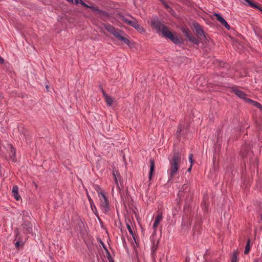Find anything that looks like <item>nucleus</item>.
<instances>
[{
	"instance_id": "1",
	"label": "nucleus",
	"mask_w": 262,
	"mask_h": 262,
	"mask_svg": "<svg viewBox=\"0 0 262 262\" xmlns=\"http://www.w3.org/2000/svg\"><path fill=\"white\" fill-rule=\"evenodd\" d=\"M151 26L152 29L162 36L170 39L175 44L182 43V39L178 36H174L170 31L169 28L161 24L158 20L153 19L151 21Z\"/></svg>"
},
{
	"instance_id": "2",
	"label": "nucleus",
	"mask_w": 262,
	"mask_h": 262,
	"mask_svg": "<svg viewBox=\"0 0 262 262\" xmlns=\"http://www.w3.org/2000/svg\"><path fill=\"white\" fill-rule=\"evenodd\" d=\"M182 159L181 154L176 152L174 153L172 158L169 159V165L167 169L168 182L173 181L174 178H179Z\"/></svg>"
},
{
	"instance_id": "3",
	"label": "nucleus",
	"mask_w": 262,
	"mask_h": 262,
	"mask_svg": "<svg viewBox=\"0 0 262 262\" xmlns=\"http://www.w3.org/2000/svg\"><path fill=\"white\" fill-rule=\"evenodd\" d=\"M105 28L107 30L108 32L112 34L115 37L118 38L119 40L123 41L126 45H129V40L126 36H124V33L123 31L115 28L110 24L105 25Z\"/></svg>"
},
{
	"instance_id": "4",
	"label": "nucleus",
	"mask_w": 262,
	"mask_h": 262,
	"mask_svg": "<svg viewBox=\"0 0 262 262\" xmlns=\"http://www.w3.org/2000/svg\"><path fill=\"white\" fill-rule=\"evenodd\" d=\"M100 207L102 211L107 213L110 210V203L108 198L102 191H98Z\"/></svg>"
},
{
	"instance_id": "5",
	"label": "nucleus",
	"mask_w": 262,
	"mask_h": 262,
	"mask_svg": "<svg viewBox=\"0 0 262 262\" xmlns=\"http://www.w3.org/2000/svg\"><path fill=\"white\" fill-rule=\"evenodd\" d=\"M74 3L76 5H78L80 4L82 6L84 7L90 8L96 14L99 15L100 16L103 17L107 16V15L106 12L101 11L97 8V7L93 6H89L84 3L82 0H74Z\"/></svg>"
},
{
	"instance_id": "6",
	"label": "nucleus",
	"mask_w": 262,
	"mask_h": 262,
	"mask_svg": "<svg viewBox=\"0 0 262 262\" xmlns=\"http://www.w3.org/2000/svg\"><path fill=\"white\" fill-rule=\"evenodd\" d=\"M25 234H30L32 232V225L28 221H24L20 228Z\"/></svg>"
},
{
	"instance_id": "7",
	"label": "nucleus",
	"mask_w": 262,
	"mask_h": 262,
	"mask_svg": "<svg viewBox=\"0 0 262 262\" xmlns=\"http://www.w3.org/2000/svg\"><path fill=\"white\" fill-rule=\"evenodd\" d=\"M193 25L198 38L200 40L205 39L206 37L201 26L196 23H194Z\"/></svg>"
},
{
	"instance_id": "8",
	"label": "nucleus",
	"mask_w": 262,
	"mask_h": 262,
	"mask_svg": "<svg viewBox=\"0 0 262 262\" xmlns=\"http://www.w3.org/2000/svg\"><path fill=\"white\" fill-rule=\"evenodd\" d=\"M231 89L232 91L238 97L248 102V99L246 98V95L243 91L237 89L236 87H232Z\"/></svg>"
},
{
	"instance_id": "9",
	"label": "nucleus",
	"mask_w": 262,
	"mask_h": 262,
	"mask_svg": "<svg viewBox=\"0 0 262 262\" xmlns=\"http://www.w3.org/2000/svg\"><path fill=\"white\" fill-rule=\"evenodd\" d=\"M163 218L162 214L160 212H158V215L156 217V219L153 225V228L154 229V232H156L157 230V228L158 226L159 223L161 221Z\"/></svg>"
},
{
	"instance_id": "10",
	"label": "nucleus",
	"mask_w": 262,
	"mask_h": 262,
	"mask_svg": "<svg viewBox=\"0 0 262 262\" xmlns=\"http://www.w3.org/2000/svg\"><path fill=\"white\" fill-rule=\"evenodd\" d=\"M187 38L192 43L198 45L200 43V40L196 38L191 33L189 35L187 34Z\"/></svg>"
},
{
	"instance_id": "11",
	"label": "nucleus",
	"mask_w": 262,
	"mask_h": 262,
	"mask_svg": "<svg viewBox=\"0 0 262 262\" xmlns=\"http://www.w3.org/2000/svg\"><path fill=\"white\" fill-rule=\"evenodd\" d=\"M12 193L16 200L19 201L21 199V197L18 194V187L17 186L15 185L13 187Z\"/></svg>"
},
{
	"instance_id": "12",
	"label": "nucleus",
	"mask_w": 262,
	"mask_h": 262,
	"mask_svg": "<svg viewBox=\"0 0 262 262\" xmlns=\"http://www.w3.org/2000/svg\"><path fill=\"white\" fill-rule=\"evenodd\" d=\"M130 18L132 19V22L130 24V26H132L133 27H134V28H135L136 29L138 30H139V31H142L143 30V28L141 27L137 22L136 20L132 16H129Z\"/></svg>"
},
{
	"instance_id": "13",
	"label": "nucleus",
	"mask_w": 262,
	"mask_h": 262,
	"mask_svg": "<svg viewBox=\"0 0 262 262\" xmlns=\"http://www.w3.org/2000/svg\"><path fill=\"white\" fill-rule=\"evenodd\" d=\"M149 164H150V171L149 174V179L150 180L151 179L152 175L154 173V171L155 170V161L153 159H150L149 160Z\"/></svg>"
},
{
	"instance_id": "14",
	"label": "nucleus",
	"mask_w": 262,
	"mask_h": 262,
	"mask_svg": "<svg viewBox=\"0 0 262 262\" xmlns=\"http://www.w3.org/2000/svg\"><path fill=\"white\" fill-rule=\"evenodd\" d=\"M214 16L217 21H219L222 25L225 21V20L219 14L215 13L214 14Z\"/></svg>"
},
{
	"instance_id": "15",
	"label": "nucleus",
	"mask_w": 262,
	"mask_h": 262,
	"mask_svg": "<svg viewBox=\"0 0 262 262\" xmlns=\"http://www.w3.org/2000/svg\"><path fill=\"white\" fill-rule=\"evenodd\" d=\"M89 200L90 202V205H91V207L92 208V210L93 211V212H94V213L96 215H97V209H96V206L94 205L93 201L90 198L89 199Z\"/></svg>"
},
{
	"instance_id": "16",
	"label": "nucleus",
	"mask_w": 262,
	"mask_h": 262,
	"mask_svg": "<svg viewBox=\"0 0 262 262\" xmlns=\"http://www.w3.org/2000/svg\"><path fill=\"white\" fill-rule=\"evenodd\" d=\"M250 248H251L250 241V239H248L247 242L246 246L245 251H244L245 254H247L249 252Z\"/></svg>"
},
{
	"instance_id": "17",
	"label": "nucleus",
	"mask_w": 262,
	"mask_h": 262,
	"mask_svg": "<svg viewBox=\"0 0 262 262\" xmlns=\"http://www.w3.org/2000/svg\"><path fill=\"white\" fill-rule=\"evenodd\" d=\"M105 101L107 105L111 106L113 104V100L110 96H105Z\"/></svg>"
},
{
	"instance_id": "18",
	"label": "nucleus",
	"mask_w": 262,
	"mask_h": 262,
	"mask_svg": "<svg viewBox=\"0 0 262 262\" xmlns=\"http://www.w3.org/2000/svg\"><path fill=\"white\" fill-rule=\"evenodd\" d=\"M248 102H251L252 104H253L254 106H255L257 108H260L261 107V105L257 102L254 101L252 100L251 99H248Z\"/></svg>"
},
{
	"instance_id": "19",
	"label": "nucleus",
	"mask_w": 262,
	"mask_h": 262,
	"mask_svg": "<svg viewBox=\"0 0 262 262\" xmlns=\"http://www.w3.org/2000/svg\"><path fill=\"white\" fill-rule=\"evenodd\" d=\"M130 16H121L120 19L124 21L125 23L127 24V23L130 19L129 18Z\"/></svg>"
},
{
	"instance_id": "20",
	"label": "nucleus",
	"mask_w": 262,
	"mask_h": 262,
	"mask_svg": "<svg viewBox=\"0 0 262 262\" xmlns=\"http://www.w3.org/2000/svg\"><path fill=\"white\" fill-rule=\"evenodd\" d=\"M10 157L12 158H13V157H15V149L13 148V147L10 146Z\"/></svg>"
},
{
	"instance_id": "21",
	"label": "nucleus",
	"mask_w": 262,
	"mask_h": 262,
	"mask_svg": "<svg viewBox=\"0 0 262 262\" xmlns=\"http://www.w3.org/2000/svg\"><path fill=\"white\" fill-rule=\"evenodd\" d=\"M237 254L236 252H234L231 258V262H237Z\"/></svg>"
},
{
	"instance_id": "22",
	"label": "nucleus",
	"mask_w": 262,
	"mask_h": 262,
	"mask_svg": "<svg viewBox=\"0 0 262 262\" xmlns=\"http://www.w3.org/2000/svg\"><path fill=\"white\" fill-rule=\"evenodd\" d=\"M119 172L118 171H114L113 172V177H114V180L116 182V183L117 184H118V181H117V177L118 176V175L119 174Z\"/></svg>"
},
{
	"instance_id": "23",
	"label": "nucleus",
	"mask_w": 262,
	"mask_h": 262,
	"mask_svg": "<svg viewBox=\"0 0 262 262\" xmlns=\"http://www.w3.org/2000/svg\"><path fill=\"white\" fill-rule=\"evenodd\" d=\"M126 227H127V228L129 231V232L132 234V235H133V231L132 229V228L130 226V225L128 223L126 224Z\"/></svg>"
},
{
	"instance_id": "24",
	"label": "nucleus",
	"mask_w": 262,
	"mask_h": 262,
	"mask_svg": "<svg viewBox=\"0 0 262 262\" xmlns=\"http://www.w3.org/2000/svg\"><path fill=\"white\" fill-rule=\"evenodd\" d=\"M183 32L185 34L187 37V34H190L191 33L190 31L188 29H183Z\"/></svg>"
},
{
	"instance_id": "25",
	"label": "nucleus",
	"mask_w": 262,
	"mask_h": 262,
	"mask_svg": "<svg viewBox=\"0 0 262 262\" xmlns=\"http://www.w3.org/2000/svg\"><path fill=\"white\" fill-rule=\"evenodd\" d=\"M189 161L190 163H191V165H192V164L193 163V155L190 154L189 156Z\"/></svg>"
},
{
	"instance_id": "26",
	"label": "nucleus",
	"mask_w": 262,
	"mask_h": 262,
	"mask_svg": "<svg viewBox=\"0 0 262 262\" xmlns=\"http://www.w3.org/2000/svg\"><path fill=\"white\" fill-rule=\"evenodd\" d=\"M226 28L229 29L230 28V26L228 24L227 21L225 20L224 23L222 24Z\"/></svg>"
},
{
	"instance_id": "27",
	"label": "nucleus",
	"mask_w": 262,
	"mask_h": 262,
	"mask_svg": "<svg viewBox=\"0 0 262 262\" xmlns=\"http://www.w3.org/2000/svg\"><path fill=\"white\" fill-rule=\"evenodd\" d=\"M182 127L181 125H180L178 128V130H177V133H181V132H182Z\"/></svg>"
},
{
	"instance_id": "28",
	"label": "nucleus",
	"mask_w": 262,
	"mask_h": 262,
	"mask_svg": "<svg viewBox=\"0 0 262 262\" xmlns=\"http://www.w3.org/2000/svg\"><path fill=\"white\" fill-rule=\"evenodd\" d=\"M20 246V243L19 242H17L16 243H15V247L18 248Z\"/></svg>"
},
{
	"instance_id": "29",
	"label": "nucleus",
	"mask_w": 262,
	"mask_h": 262,
	"mask_svg": "<svg viewBox=\"0 0 262 262\" xmlns=\"http://www.w3.org/2000/svg\"><path fill=\"white\" fill-rule=\"evenodd\" d=\"M4 62V59L0 56V64H3Z\"/></svg>"
},
{
	"instance_id": "30",
	"label": "nucleus",
	"mask_w": 262,
	"mask_h": 262,
	"mask_svg": "<svg viewBox=\"0 0 262 262\" xmlns=\"http://www.w3.org/2000/svg\"><path fill=\"white\" fill-rule=\"evenodd\" d=\"M164 5L168 11H169V10H171V9L168 7V6L167 4H164Z\"/></svg>"
},
{
	"instance_id": "31",
	"label": "nucleus",
	"mask_w": 262,
	"mask_h": 262,
	"mask_svg": "<svg viewBox=\"0 0 262 262\" xmlns=\"http://www.w3.org/2000/svg\"><path fill=\"white\" fill-rule=\"evenodd\" d=\"M102 92H103V96H104L105 98V96H108V95H107L106 94V93L104 91H102Z\"/></svg>"
},
{
	"instance_id": "32",
	"label": "nucleus",
	"mask_w": 262,
	"mask_h": 262,
	"mask_svg": "<svg viewBox=\"0 0 262 262\" xmlns=\"http://www.w3.org/2000/svg\"><path fill=\"white\" fill-rule=\"evenodd\" d=\"M191 167H192V165H190V167L187 169V171L188 172H190L191 171Z\"/></svg>"
},
{
	"instance_id": "33",
	"label": "nucleus",
	"mask_w": 262,
	"mask_h": 262,
	"mask_svg": "<svg viewBox=\"0 0 262 262\" xmlns=\"http://www.w3.org/2000/svg\"><path fill=\"white\" fill-rule=\"evenodd\" d=\"M132 19L131 18V19H130L127 23L126 24L128 25H130L131 22H132Z\"/></svg>"
},
{
	"instance_id": "34",
	"label": "nucleus",
	"mask_w": 262,
	"mask_h": 262,
	"mask_svg": "<svg viewBox=\"0 0 262 262\" xmlns=\"http://www.w3.org/2000/svg\"><path fill=\"white\" fill-rule=\"evenodd\" d=\"M69 3H74V0H67Z\"/></svg>"
},
{
	"instance_id": "35",
	"label": "nucleus",
	"mask_w": 262,
	"mask_h": 262,
	"mask_svg": "<svg viewBox=\"0 0 262 262\" xmlns=\"http://www.w3.org/2000/svg\"><path fill=\"white\" fill-rule=\"evenodd\" d=\"M211 262H218V261H217V260H212V261H211Z\"/></svg>"
},
{
	"instance_id": "36",
	"label": "nucleus",
	"mask_w": 262,
	"mask_h": 262,
	"mask_svg": "<svg viewBox=\"0 0 262 262\" xmlns=\"http://www.w3.org/2000/svg\"><path fill=\"white\" fill-rule=\"evenodd\" d=\"M260 220L262 221V214L261 215V216H260Z\"/></svg>"
}]
</instances>
